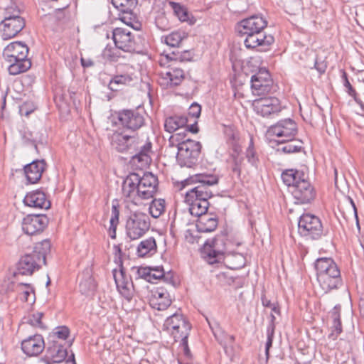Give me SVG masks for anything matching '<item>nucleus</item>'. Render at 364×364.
Instances as JSON below:
<instances>
[{"label": "nucleus", "instance_id": "nucleus-1", "mask_svg": "<svg viewBox=\"0 0 364 364\" xmlns=\"http://www.w3.org/2000/svg\"><path fill=\"white\" fill-rule=\"evenodd\" d=\"M267 24L265 18L252 15L238 21L235 31L240 37L244 38V44L247 49L265 51L274 42V36L264 31Z\"/></svg>", "mask_w": 364, "mask_h": 364}, {"label": "nucleus", "instance_id": "nucleus-2", "mask_svg": "<svg viewBox=\"0 0 364 364\" xmlns=\"http://www.w3.org/2000/svg\"><path fill=\"white\" fill-rule=\"evenodd\" d=\"M234 242L226 231H223L211 240H207L201 249L202 257L210 264L224 262L231 269H239L245 264V258L240 253L232 255L237 259V264H230V257Z\"/></svg>", "mask_w": 364, "mask_h": 364}, {"label": "nucleus", "instance_id": "nucleus-3", "mask_svg": "<svg viewBox=\"0 0 364 364\" xmlns=\"http://www.w3.org/2000/svg\"><path fill=\"white\" fill-rule=\"evenodd\" d=\"M317 281L325 294L343 286L341 271L331 257H319L314 262Z\"/></svg>", "mask_w": 364, "mask_h": 364}, {"label": "nucleus", "instance_id": "nucleus-4", "mask_svg": "<svg viewBox=\"0 0 364 364\" xmlns=\"http://www.w3.org/2000/svg\"><path fill=\"white\" fill-rule=\"evenodd\" d=\"M50 247L51 244L49 240H44L36 243L31 253L25 254L20 258L14 276H31L43 264H46V256L50 253Z\"/></svg>", "mask_w": 364, "mask_h": 364}, {"label": "nucleus", "instance_id": "nucleus-5", "mask_svg": "<svg viewBox=\"0 0 364 364\" xmlns=\"http://www.w3.org/2000/svg\"><path fill=\"white\" fill-rule=\"evenodd\" d=\"M219 177L215 174L206 173L192 176L183 182V187L188 184H196L190 188L185 195V202L200 201L203 199H210L213 195L210 186L218 183Z\"/></svg>", "mask_w": 364, "mask_h": 364}, {"label": "nucleus", "instance_id": "nucleus-6", "mask_svg": "<svg viewBox=\"0 0 364 364\" xmlns=\"http://www.w3.org/2000/svg\"><path fill=\"white\" fill-rule=\"evenodd\" d=\"M298 233L306 240H318L325 235L321 220L311 213L302 214L298 221Z\"/></svg>", "mask_w": 364, "mask_h": 364}, {"label": "nucleus", "instance_id": "nucleus-7", "mask_svg": "<svg viewBox=\"0 0 364 364\" xmlns=\"http://www.w3.org/2000/svg\"><path fill=\"white\" fill-rule=\"evenodd\" d=\"M149 216L143 212H131L127 218L125 230L127 236L132 240L143 237L150 229Z\"/></svg>", "mask_w": 364, "mask_h": 364}, {"label": "nucleus", "instance_id": "nucleus-8", "mask_svg": "<svg viewBox=\"0 0 364 364\" xmlns=\"http://www.w3.org/2000/svg\"><path fill=\"white\" fill-rule=\"evenodd\" d=\"M201 149L200 142L190 139H185L177 152V163L181 167H193L198 164Z\"/></svg>", "mask_w": 364, "mask_h": 364}, {"label": "nucleus", "instance_id": "nucleus-9", "mask_svg": "<svg viewBox=\"0 0 364 364\" xmlns=\"http://www.w3.org/2000/svg\"><path fill=\"white\" fill-rule=\"evenodd\" d=\"M117 119L124 129L136 132L146 124L147 114L141 109H124L118 111Z\"/></svg>", "mask_w": 364, "mask_h": 364}, {"label": "nucleus", "instance_id": "nucleus-10", "mask_svg": "<svg viewBox=\"0 0 364 364\" xmlns=\"http://www.w3.org/2000/svg\"><path fill=\"white\" fill-rule=\"evenodd\" d=\"M164 329L171 333L175 342H178L182 338H188L191 324L182 314L176 312L165 320Z\"/></svg>", "mask_w": 364, "mask_h": 364}, {"label": "nucleus", "instance_id": "nucleus-11", "mask_svg": "<svg viewBox=\"0 0 364 364\" xmlns=\"http://www.w3.org/2000/svg\"><path fill=\"white\" fill-rule=\"evenodd\" d=\"M137 3V0H112L113 6L120 12L119 18L134 30L139 31L141 23L136 20L137 16L134 12Z\"/></svg>", "mask_w": 364, "mask_h": 364}, {"label": "nucleus", "instance_id": "nucleus-12", "mask_svg": "<svg viewBox=\"0 0 364 364\" xmlns=\"http://www.w3.org/2000/svg\"><path fill=\"white\" fill-rule=\"evenodd\" d=\"M298 132L297 124L294 120L287 118L278 121L276 124L270 126L267 133L272 136H276L282 139L278 141V144H284L286 141H291Z\"/></svg>", "mask_w": 364, "mask_h": 364}, {"label": "nucleus", "instance_id": "nucleus-13", "mask_svg": "<svg viewBox=\"0 0 364 364\" xmlns=\"http://www.w3.org/2000/svg\"><path fill=\"white\" fill-rule=\"evenodd\" d=\"M112 38L115 47L124 52L133 53L139 48L134 35L127 28H115L112 32Z\"/></svg>", "mask_w": 364, "mask_h": 364}, {"label": "nucleus", "instance_id": "nucleus-14", "mask_svg": "<svg viewBox=\"0 0 364 364\" xmlns=\"http://www.w3.org/2000/svg\"><path fill=\"white\" fill-rule=\"evenodd\" d=\"M255 112L263 117H272L282 109L280 100L275 97H260L253 101Z\"/></svg>", "mask_w": 364, "mask_h": 364}, {"label": "nucleus", "instance_id": "nucleus-15", "mask_svg": "<svg viewBox=\"0 0 364 364\" xmlns=\"http://www.w3.org/2000/svg\"><path fill=\"white\" fill-rule=\"evenodd\" d=\"M291 193L296 204H310L316 197V191L307 177L293 186Z\"/></svg>", "mask_w": 364, "mask_h": 364}, {"label": "nucleus", "instance_id": "nucleus-16", "mask_svg": "<svg viewBox=\"0 0 364 364\" xmlns=\"http://www.w3.org/2000/svg\"><path fill=\"white\" fill-rule=\"evenodd\" d=\"M112 146L118 152H130L136 148L138 137L135 135H128L122 132L116 131L109 136Z\"/></svg>", "mask_w": 364, "mask_h": 364}, {"label": "nucleus", "instance_id": "nucleus-17", "mask_svg": "<svg viewBox=\"0 0 364 364\" xmlns=\"http://www.w3.org/2000/svg\"><path fill=\"white\" fill-rule=\"evenodd\" d=\"M251 87L255 95H264L269 93L272 87V80L268 70L262 68L251 77Z\"/></svg>", "mask_w": 364, "mask_h": 364}, {"label": "nucleus", "instance_id": "nucleus-18", "mask_svg": "<svg viewBox=\"0 0 364 364\" xmlns=\"http://www.w3.org/2000/svg\"><path fill=\"white\" fill-rule=\"evenodd\" d=\"M48 224V218L43 214H30L26 216L22 222L23 232L33 235L43 231Z\"/></svg>", "mask_w": 364, "mask_h": 364}, {"label": "nucleus", "instance_id": "nucleus-19", "mask_svg": "<svg viewBox=\"0 0 364 364\" xmlns=\"http://www.w3.org/2000/svg\"><path fill=\"white\" fill-rule=\"evenodd\" d=\"M139 199L148 200L152 198L157 191L159 181L156 176L151 172L144 173L139 176Z\"/></svg>", "mask_w": 364, "mask_h": 364}, {"label": "nucleus", "instance_id": "nucleus-20", "mask_svg": "<svg viewBox=\"0 0 364 364\" xmlns=\"http://www.w3.org/2000/svg\"><path fill=\"white\" fill-rule=\"evenodd\" d=\"M3 26L1 29V37L4 40L11 39L19 33L26 26L25 20L21 16H4L1 22Z\"/></svg>", "mask_w": 364, "mask_h": 364}, {"label": "nucleus", "instance_id": "nucleus-21", "mask_svg": "<svg viewBox=\"0 0 364 364\" xmlns=\"http://www.w3.org/2000/svg\"><path fill=\"white\" fill-rule=\"evenodd\" d=\"M159 84L164 89H171L180 85L185 79V73L181 68L170 65L168 70L160 74Z\"/></svg>", "mask_w": 364, "mask_h": 364}, {"label": "nucleus", "instance_id": "nucleus-22", "mask_svg": "<svg viewBox=\"0 0 364 364\" xmlns=\"http://www.w3.org/2000/svg\"><path fill=\"white\" fill-rule=\"evenodd\" d=\"M68 355L67 349L58 341H53L48 346L42 361L46 364L60 363L65 360Z\"/></svg>", "mask_w": 364, "mask_h": 364}, {"label": "nucleus", "instance_id": "nucleus-23", "mask_svg": "<svg viewBox=\"0 0 364 364\" xmlns=\"http://www.w3.org/2000/svg\"><path fill=\"white\" fill-rule=\"evenodd\" d=\"M44 348V339L40 334L31 336L21 342L22 351L29 357L38 355L43 352Z\"/></svg>", "mask_w": 364, "mask_h": 364}, {"label": "nucleus", "instance_id": "nucleus-24", "mask_svg": "<svg viewBox=\"0 0 364 364\" xmlns=\"http://www.w3.org/2000/svg\"><path fill=\"white\" fill-rule=\"evenodd\" d=\"M139 175L136 173H129L122 183V194L123 196L132 200L139 199V192L138 187L139 186Z\"/></svg>", "mask_w": 364, "mask_h": 364}, {"label": "nucleus", "instance_id": "nucleus-25", "mask_svg": "<svg viewBox=\"0 0 364 364\" xmlns=\"http://www.w3.org/2000/svg\"><path fill=\"white\" fill-rule=\"evenodd\" d=\"M151 306L159 311L166 310L171 304L169 293L164 287H156L151 291L149 299Z\"/></svg>", "mask_w": 364, "mask_h": 364}, {"label": "nucleus", "instance_id": "nucleus-26", "mask_svg": "<svg viewBox=\"0 0 364 364\" xmlns=\"http://www.w3.org/2000/svg\"><path fill=\"white\" fill-rule=\"evenodd\" d=\"M114 278L120 294L128 301H130L134 296V284L131 278L127 277L122 268L120 269L118 276L114 274Z\"/></svg>", "mask_w": 364, "mask_h": 364}, {"label": "nucleus", "instance_id": "nucleus-27", "mask_svg": "<svg viewBox=\"0 0 364 364\" xmlns=\"http://www.w3.org/2000/svg\"><path fill=\"white\" fill-rule=\"evenodd\" d=\"M46 163L45 160H34L31 163L24 166L23 171L28 183H36L42 177L43 172L46 170Z\"/></svg>", "mask_w": 364, "mask_h": 364}, {"label": "nucleus", "instance_id": "nucleus-28", "mask_svg": "<svg viewBox=\"0 0 364 364\" xmlns=\"http://www.w3.org/2000/svg\"><path fill=\"white\" fill-rule=\"evenodd\" d=\"M23 203L35 208L48 209L50 207L46 193L40 189L28 193L23 198Z\"/></svg>", "mask_w": 364, "mask_h": 364}, {"label": "nucleus", "instance_id": "nucleus-29", "mask_svg": "<svg viewBox=\"0 0 364 364\" xmlns=\"http://www.w3.org/2000/svg\"><path fill=\"white\" fill-rule=\"evenodd\" d=\"M152 144L151 141H146L143 145H140L139 141L136 142V148L130 151L132 155V159L134 162L137 161L140 166H144L151 161L149 154L151 151Z\"/></svg>", "mask_w": 364, "mask_h": 364}, {"label": "nucleus", "instance_id": "nucleus-30", "mask_svg": "<svg viewBox=\"0 0 364 364\" xmlns=\"http://www.w3.org/2000/svg\"><path fill=\"white\" fill-rule=\"evenodd\" d=\"M28 47L26 44L21 41H15L9 44L3 51V57L4 59H10L14 58H21L24 59L28 58Z\"/></svg>", "mask_w": 364, "mask_h": 364}, {"label": "nucleus", "instance_id": "nucleus-31", "mask_svg": "<svg viewBox=\"0 0 364 364\" xmlns=\"http://www.w3.org/2000/svg\"><path fill=\"white\" fill-rule=\"evenodd\" d=\"M218 225V220L214 213H206L198 218L196 228L199 232H210L214 231Z\"/></svg>", "mask_w": 364, "mask_h": 364}, {"label": "nucleus", "instance_id": "nucleus-32", "mask_svg": "<svg viewBox=\"0 0 364 364\" xmlns=\"http://www.w3.org/2000/svg\"><path fill=\"white\" fill-rule=\"evenodd\" d=\"M21 58H14L5 59L10 63L8 67V71L10 75H16L27 71L31 67V61L28 58L21 59Z\"/></svg>", "mask_w": 364, "mask_h": 364}, {"label": "nucleus", "instance_id": "nucleus-33", "mask_svg": "<svg viewBox=\"0 0 364 364\" xmlns=\"http://www.w3.org/2000/svg\"><path fill=\"white\" fill-rule=\"evenodd\" d=\"M281 176L284 183L291 189L293 186L307 177L304 171L296 169H287L282 172Z\"/></svg>", "mask_w": 364, "mask_h": 364}, {"label": "nucleus", "instance_id": "nucleus-34", "mask_svg": "<svg viewBox=\"0 0 364 364\" xmlns=\"http://www.w3.org/2000/svg\"><path fill=\"white\" fill-rule=\"evenodd\" d=\"M188 117L183 115H173L167 117L164 122V129L169 133H173L181 127L187 125Z\"/></svg>", "mask_w": 364, "mask_h": 364}, {"label": "nucleus", "instance_id": "nucleus-35", "mask_svg": "<svg viewBox=\"0 0 364 364\" xmlns=\"http://www.w3.org/2000/svg\"><path fill=\"white\" fill-rule=\"evenodd\" d=\"M18 297L22 301L33 304L36 301L34 288L27 283H19L17 287Z\"/></svg>", "mask_w": 364, "mask_h": 364}, {"label": "nucleus", "instance_id": "nucleus-36", "mask_svg": "<svg viewBox=\"0 0 364 364\" xmlns=\"http://www.w3.org/2000/svg\"><path fill=\"white\" fill-rule=\"evenodd\" d=\"M209 199H203L200 201L186 202L189 205V211L192 215L198 218L208 213V209L210 205Z\"/></svg>", "mask_w": 364, "mask_h": 364}, {"label": "nucleus", "instance_id": "nucleus-37", "mask_svg": "<svg viewBox=\"0 0 364 364\" xmlns=\"http://www.w3.org/2000/svg\"><path fill=\"white\" fill-rule=\"evenodd\" d=\"M156 242L153 237L142 240L137 247V255L139 257H145L148 254H154L156 252Z\"/></svg>", "mask_w": 364, "mask_h": 364}, {"label": "nucleus", "instance_id": "nucleus-38", "mask_svg": "<svg viewBox=\"0 0 364 364\" xmlns=\"http://www.w3.org/2000/svg\"><path fill=\"white\" fill-rule=\"evenodd\" d=\"M132 81V74L124 73L116 75L110 80L108 87L112 91H117L120 85H129Z\"/></svg>", "mask_w": 364, "mask_h": 364}, {"label": "nucleus", "instance_id": "nucleus-39", "mask_svg": "<svg viewBox=\"0 0 364 364\" xmlns=\"http://www.w3.org/2000/svg\"><path fill=\"white\" fill-rule=\"evenodd\" d=\"M245 159L247 162L255 169H257L259 166V158L257 151L255 147L253 138L251 137L249 145L245 152Z\"/></svg>", "mask_w": 364, "mask_h": 364}, {"label": "nucleus", "instance_id": "nucleus-40", "mask_svg": "<svg viewBox=\"0 0 364 364\" xmlns=\"http://www.w3.org/2000/svg\"><path fill=\"white\" fill-rule=\"evenodd\" d=\"M166 56L169 61L187 62L192 60L193 53L189 50H180L177 48Z\"/></svg>", "mask_w": 364, "mask_h": 364}, {"label": "nucleus", "instance_id": "nucleus-41", "mask_svg": "<svg viewBox=\"0 0 364 364\" xmlns=\"http://www.w3.org/2000/svg\"><path fill=\"white\" fill-rule=\"evenodd\" d=\"M79 289L82 294L89 296L96 289V284L92 277L82 279L79 284Z\"/></svg>", "mask_w": 364, "mask_h": 364}, {"label": "nucleus", "instance_id": "nucleus-42", "mask_svg": "<svg viewBox=\"0 0 364 364\" xmlns=\"http://www.w3.org/2000/svg\"><path fill=\"white\" fill-rule=\"evenodd\" d=\"M165 201L161 199H154L151 203L149 210L151 215L154 218H159L164 211Z\"/></svg>", "mask_w": 364, "mask_h": 364}, {"label": "nucleus", "instance_id": "nucleus-43", "mask_svg": "<svg viewBox=\"0 0 364 364\" xmlns=\"http://www.w3.org/2000/svg\"><path fill=\"white\" fill-rule=\"evenodd\" d=\"M230 160L231 171L240 178L242 173V167L245 164V158L242 156H230Z\"/></svg>", "mask_w": 364, "mask_h": 364}, {"label": "nucleus", "instance_id": "nucleus-44", "mask_svg": "<svg viewBox=\"0 0 364 364\" xmlns=\"http://www.w3.org/2000/svg\"><path fill=\"white\" fill-rule=\"evenodd\" d=\"M185 38L184 33L180 31H175L166 36L164 42L168 46L178 48L183 39Z\"/></svg>", "mask_w": 364, "mask_h": 364}, {"label": "nucleus", "instance_id": "nucleus-45", "mask_svg": "<svg viewBox=\"0 0 364 364\" xmlns=\"http://www.w3.org/2000/svg\"><path fill=\"white\" fill-rule=\"evenodd\" d=\"M169 5L173 11L174 14L181 21H186L188 18L187 9L180 3L170 1Z\"/></svg>", "mask_w": 364, "mask_h": 364}, {"label": "nucleus", "instance_id": "nucleus-46", "mask_svg": "<svg viewBox=\"0 0 364 364\" xmlns=\"http://www.w3.org/2000/svg\"><path fill=\"white\" fill-rule=\"evenodd\" d=\"M223 132L228 144L239 141V132L233 126H225Z\"/></svg>", "mask_w": 364, "mask_h": 364}, {"label": "nucleus", "instance_id": "nucleus-47", "mask_svg": "<svg viewBox=\"0 0 364 364\" xmlns=\"http://www.w3.org/2000/svg\"><path fill=\"white\" fill-rule=\"evenodd\" d=\"M43 316V314L41 312H36L30 315L27 318L26 323L30 324L33 327H37L41 329H46V326L42 322V318Z\"/></svg>", "mask_w": 364, "mask_h": 364}, {"label": "nucleus", "instance_id": "nucleus-48", "mask_svg": "<svg viewBox=\"0 0 364 364\" xmlns=\"http://www.w3.org/2000/svg\"><path fill=\"white\" fill-rule=\"evenodd\" d=\"M344 87L347 89L348 94L353 97L355 102L360 106L361 110L364 112V100H361L357 95L355 90L353 87L348 80L343 83Z\"/></svg>", "mask_w": 364, "mask_h": 364}, {"label": "nucleus", "instance_id": "nucleus-49", "mask_svg": "<svg viewBox=\"0 0 364 364\" xmlns=\"http://www.w3.org/2000/svg\"><path fill=\"white\" fill-rule=\"evenodd\" d=\"M284 146L281 147L279 150H281L282 152L285 154H293L300 152L303 149L301 144L302 143L301 141H299V144H295L294 142L295 141L293 139L291 141H287Z\"/></svg>", "mask_w": 364, "mask_h": 364}, {"label": "nucleus", "instance_id": "nucleus-50", "mask_svg": "<svg viewBox=\"0 0 364 364\" xmlns=\"http://www.w3.org/2000/svg\"><path fill=\"white\" fill-rule=\"evenodd\" d=\"M185 132H178L176 134L171 135L168 139V144L171 147L176 146L178 151L182 142L185 140Z\"/></svg>", "mask_w": 364, "mask_h": 364}, {"label": "nucleus", "instance_id": "nucleus-51", "mask_svg": "<svg viewBox=\"0 0 364 364\" xmlns=\"http://www.w3.org/2000/svg\"><path fill=\"white\" fill-rule=\"evenodd\" d=\"M331 333L328 335V338L333 341L337 339L338 336L342 333L343 328L341 321H332V325L331 326Z\"/></svg>", "mask_w": 364, "mask_h": 364}, {"label": "nucleus", "instance_id": "nucleus-52", "mask_svg": "<svg viewBox=\"0 0 364 364\" xmlns=\"http://www.w3.org/2000/svg\"><path fill=\"white\" fill-rule=\"evenodd\" d=\"M120 205L117 200L112 202L110 224H119Z\"/></svg>", "mask_w": 364, "mask_h": 364}, {"label": "nucleus", "instance_id": "nucleus-53", "mask_svg": "<svg viewBox=\"0 0 364 364\" xmlns=\"http://www.w3.org/2000/svg\"><path fill=\"white\" fill-rule=\"evenodd\" d=\"M53 334L58 338L65 341L70 334V330L65 326H58L55 328Z\"/></svg>", "mask_w": 364, "mask_h": 364}, {"label": "nucleus", "instance_id": "nucleus-54", "mask_svg": "<svg viewBox=\"0 0 364 364\" xmlns=\"http://www.w3.org/2000/svg\"><path fill=\"white\" fill-rule=\"evenodd\" d=\"M152 271L150 275V282H154V280H161L164 276V269L161 266L151 267Z\"/></svg>", "mask_w": 364, "mask_h": 364}, {"label": "nucleus", "instance_id": "nucleus-55", "mask_svg": "<svg viewBox=\"0 0 364 364\" xmlns=\"http://www.w3.org/2000/svg\"><path fill=\"white\" fill-rule=\"evenodd\" d=\"M208 325L212 330V332L215 337V338L222 344V341L220 340V334L223 333V331L221 330L220 327L219 326V324L215 321H210L209 319L206 318Z\"/></svg>", "mask_w": 364, "mask_h": 364}, {"label": "nucleus", "instance_id": "nucleus-56", "mask_svg": "<svg viewBox=\"0 0 364 364\" xmlns=\"http://www.w3.org/2000/svg\"><path fill=\"white\" fill-rule=\"evenodd\" d=\"M155 23L161 30L166 31L169 28L168 22L164 14H159L156 17Z\"/></svg>", "mask_w": 364, "mask_h": 364}, {"label": "nucleus", "instance_id": "nucleus-57", "mask_svg": "<svg viewBox=\"0 0 364 364\" xmlns=\"http://www.w3.org/2000/svg\"><path fill=\"white\" fill-rule=\"evenodd\" d=\"M152 271L151 267H140L137 268L136 273L139 278L144 279L147 282H150V275Z\"/></svg>", "mask_w": 364, "mask_h": 364}, {"label": "nucleus", "instance_id": "nucleus-58", "mask_svg": "<svg viewBox=\"0 0 364 364\" xmlns=\"http://www.w3.org/2000/svg\"><path fill=\"white\" fill-rule=\"evenodd\" d=\"M188 338L181 339L180 346L182 348L184 357L188 360H191L193 355L188 346Z\"/></svg>", "mask_w": 364, "mask_h": 364}, {"label": "nucleus", "instance_id": "nucleus-59", "mask_svg": "<svg viewBox=\"0 0 364 364\" xmlns=\"http://www.w3.org/2000/svg\"><path fill=\"white\" fill-rule=\"evenodd\" d=\"M274 336V331H272V330H267V341L265 344V354L267 356V358H269V349L272 346L273 339Z\"/></svg>", "mask_w": 364, "mask_h": 364}, {"label": "nucleus", "instance_id": "nucleus-60", "mask_svg": "<svg viewBox=\"0 0 364 364\" xmlns=\"http://www.w3.org/2000/svg\"><path fill=\"white\" fill-rule=\"evenodd\" d=\"M201 107L198 103H193L188 109V115L193 118H198L200 115Z\"/></svg>", "mask_w": 364, "mask_h": 364}, {"label": "nucleus", "instance_id": "nucleus-61", "mask_svg": "<svg viewBox=\"0 0 364 364\" xmlns=\"http://www.w3.org/2000/svg\"><path fill=\"white\" fill-rule=\"evenodd\" d=\"M102 55L105 58L110 61H117L119 58V55L114 53L113 48L108 46L104 49Z\"/></svg>", "mask_w": 364, "mask_h": 364}, {"label": "nucleus", "instance_id": "nucleus-62", "mask_svg": "<svg viewBox=\"0 0 364 364\" xmlns=\"http://www.w3.org/2000/svg\"><path fill=\"white\" fill-rule=\"evenodd\" d=\"M341 306L340 304L336 305L333 309L330 311V317L332 321H338L341 320Z\"/></svg>", "mask_w": 364, "mask_h": 364}, {"label": "nucleus", "instance_id": "nucleus-63", "mask_svg": "<svg viewBox=\"0 0 364 364\" xmlns=\"http://www.w3.org/2000/svg\"><path fill=\"white\" fill-rule=\"evenodd\" d=\"M228 145L232 149V152L230 153V156H241L242 147L240 145L239 141L230 143Z\"/></svg>", "mask_w": 364, "mask_h": 364}, {"label": "nucleus", "instance_id": "nucleus-64", "mask_svg": "<svg viewBox=\"0 0 364 364\" xmlns=\"http://www.w3.org/2000/svg\"><path fill=\"white\" fill-rule=\"evenodd\" d=\"M33 105H31L28 102H25L20 107L21 114H24L26 116L29 115L32 112H33Z\"/></svg>", "mask_w": 364, "mask_h": 364}]
</instances>
